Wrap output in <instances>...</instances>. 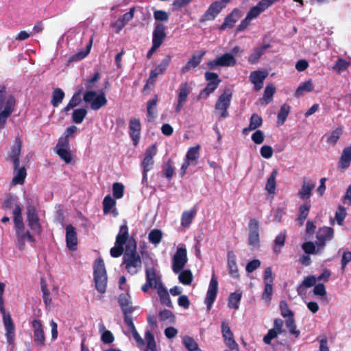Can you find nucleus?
<instances>
[{
    "instance_id": "obj_39",
    "label": "nucleus",
    "mask_w": 351,
    "mask_h": 351,
    "mask_svg": "<svg viewBox=\"0 0 351 351\" xmlns=\"http://www.w3.org/2000/svg\"><path fill=\"white\" fill-rule=\"evenodd\" d=\"M269 47V45H263L254 49L253 53L249 56L248 62L251 64H255L260 58L264 54L265 50Z\"/></svg>"
},
{
    "instance_id": "obj_7",
    "label": "nucleus",
    "mask_w": 351,
    "mask_h": 351,
    "mask_svg": "<svg viewBox=\"0 0 351 351\" xmlns=\"http://www.w3.org/2000/svg\"><path fill=\"white\" fill-rule=\"evenodd\" d=\"M247 245L252 250L260 247L259 223L256 219H251L248 223Z\"/></svg>"
},
{
    "instance_id": "obj_58",
    "label": "nucleus",
    "mask_w": 351,
    "mask_h": 351,
    "mask_svg": "<svg viewBox=\"0 0 351 351\" xmlns=\"http://www.w3.org/2000/svg\"><path fill=\"white\" fill-rule=\"evenodd\" d=\"M266 10V8H263V5H261V1L256 5L253 7L250 11L249 12L246 18L243 20V22H245L247 20H252L256 18L261 12Z\"/></svg>"
},
{
    "instance_id": "obj_21",
    "label": "nucleus",
    "mask_w": 351,
    "mask_h": 351,
    "mask_svg": "<svg viewBox=\"0 0 351 351\" xmlns=\"http://www.w3.org/2000/svg\"><path fill=\"white\" fill-rule=\"evenodd\" d=\"M141 124L140 120L136 118L130 119L129 122V134L133 145H136L140 140Z\"/></svg>"
},
{
    "instance_id": "obj_51",
    "label": "nucleus",
    "mask_w": 351,
    "mask_h": 351,
    "mask_svg": "<svg viewBox=\"0 0 351 351\" xmlns=\"http://www.w3.org/2000/svg\"><path fill=\"white\" fill-rule=\"evenodd\" d=\"M316 280L317 279L314 276H308L306 277L297 288L298 294L300 295L302 293V289L303 287L308 288L315 285Z\"/></svg>"
},
{
    "instance_id": "obj_56",
    "label": "nucleus",
    "mask_w": 351,
    "mask_h": 351,
    "mask_svg": "<svg viewBox=\"0 0 351 351\" xmlns=\"http://www.w3.org/2000/svg\"><path fill=\"white\" fill-rule=\"evenodd\" d=\"M280 309L281 315L286 318L294 317L293 312L289 308L288 303L285 300H282L280 302Z\"/></svg>"
},
{
    "instance_id": "obj_62",
    "label": "nucleus",
    "mask_w": 351,
    "mask_h": 351,
    "mask_svg": "<svg viewBox=\"0 0 351 351\" xmlns=\"http://www.w3.org/2000/svg\"><path fill=\"white\" fill-rule=\"evenodd\" d=\"M159 318L160 321H169V323H174L176 317L173 313L165 309L159 313Z\"/></svg>"
},
{
    "instance_id": "obj_1",
    "label": "nucleus",
    "mask_w": 351,
    "mask_h": 351,
    "mask_svg": "<svg viewBox=\"0 0 351 351\" xmlns=\"http://www.w3.org/2000/svg\"><path fill=\"white\" fill-rule=\"evenodd\" d=\"M142 260L136 250V242L133 237L126 245L122 265L130 275L136 274L142 268Z\"/></svg>"
},
{
    "instance_id": "obj_16",
    "label": "nucleus",
    "mask_w": 351,
    "mask_h": 351,
    "mask_svg": "<svg viewBox=\"0 0 351 351\" xmlns=\"http://www.w3.org/2000/svg\"><path fill=\"white\" fill-rule=\"evenodd\" d=\"M236 59L231 53H226L216 59L209 61L207 63L208 66L213 69L217 66H232L236 64Z\"/></svg>"
},
{
    "instance_id": "obj_35",
    "label": "nucleus",
    "mask_w": 351,
    "mask_h": 351,
    "mask_svg": "<svg viewBox=\"0 0 351 351\" xmlns=\"http://www.w3.org/2000/svg\"><path fill=\"white\" fill-rule=\"evenodd\" d=\"M157 292L160 298V303L169 308H173V304L170 299L169 293L167 289L162 285V284H160L158 285Z\"/></svg>"
},
{
    "instance_id": "obj_34",
    "label": "nucleus",
    "mask_w": 351,
    "mask_h": 351,
    "mask_svg": "<svg viewBox=\"0 0 351 351\" xmlns=\"http://www.w3.org/2000/svg\"><path fill=\"white\" fill-rule=\"evenodd\" d=\"M158 101V97L155 95L147 104V119L148 122L153 121L156 118V108Z\"/></svg>"
},
{
    "instance_id": "obj_40",
    "label": "nucleus",
    "mask_w": 351,
    "mask_h": 351,
    "mask_svg": "<svg viewBox=\"0 0 351 351\" xmlns=\"http://www.w3.org/2000/svg\"><path fill=\"white\" fill-rule=\"evenodd\" d=\"M65 97L64 92L60 88H56L52 92L51 104L53 107H58Z\"/></svg>"
},
{
    "instance_id": "obj_36",
    "label": "nucleus",
    "mask_w": 351,
    "mask_h": 351,
    "mask_svg": "<svg viewBox=\"0 0 351 351\" xmlns=\"http://www.w3.org/2000/svg\"><path fill=\"white\" fill-rule=\"evenodd\" d=\"M81 93V89L74 93L69 103L62 108V112L67 113L71 109L78 106L82 102Z\"/></svg>"
},
{
    "instance_id": "obj_55",
    "label": "nucleus",
    "mask_w": 351,
    "mask_h": 351,
    "mask_svg": "<svg viewBox=\"0 0 351 351\" xmlns=\"http://www.w3.org/2000/svg\"><path fill=\"white\" fill-rule=\"evenodd\" d=\"M276 92V88L273 84H268L265 87L263 99L265 101V104H269L273 98V95Z\"/></svg>"
},
{
    "instance_id": "obj_44",
    "label": "nucleus",
    "mask_w": 351,
    "mask_h": 351,
    "mask_svg": "<svg viewBox=\"0 0 351 351\" xmlns=\"http://www.w3.org/2000/svg\"><path fill=\"white\" fill-rule=\"evenodd\" d=\"M314 88L313 84L312 83L311 80L304 82L302 83L297 88L295 95L297 97H300L303 95L304 92L309 93L311 92Z\"/></svg>"
},
{
    "instance_id": "obj_20",
    "label": "nucleus",
    "mask_w": 351,
    "mask_h": 351,
    "mask_svg": "<svg viewBox=\"0 0 351 351\" xmlns=\"http://www.w3.org/2000/svg\"><path fill=\"white\" fill-rule=\"evenodd\" d=\"M66 230V244L68 249L71 251L77 250V235L76 228L71 224H68L65 228Z\"/></svg>"
},
{
    "instance_id": "obj_47",
    "label": "nucleus",
    "mask_w": 351,
    "mask_h": 351,
    "mask_svg": "<svg viewBox=\"0 0 351 351\" xmlns=\"http://www.w3.org/2000/svg\"><path fill=\"white\" fill-rule=\"evenodd\" d=\"M145 338L147 341V346L145 351H158L156 348L154 335L151 331L147 330L145 334Z\"/></svg>"
},
{
    "instance_id": "obj_59",
    "label": "nucleus",
    "mask_w": 351,
    "mask_h": 351,
    "mask_svg": "<svg viewBox=\"0 0 351 351\" xmlns=\"http://www.w3.org/2000/svg\"><path fill=\"white\" fill-rule=\"evenodd\" d=\"M263 123V119L261 116L257 114L256 113H254L252 114L250 120L249 129L250 130H256L259 128Z\"/></svg>"
},
{
    "instance_id": "obj_45",
    "label": "nucleus",
    "mask_w": 351,
    "mask_h": 351,
    "mask_svg": "<svg viewBox=\"0 0 351 351\" xmlns=\"http://www.w3.org/2000/svg\"><path fill=\"white\" fill-rule=\"evenodd\" d=\"M87 114V110L85 108H77L73 110L72 114V121L80 124L82 123Z\"/></svg>"
},
{
    "instance_id": "obj_50",
    "label": "nucleus",
    "mask_w": 351,
    "mask_h": 351,
    "mask_svg": "<svg viewBox=\"0 0 351 351\" xmlns=\"http://www.w3.org/2000/svg\"><path fill=\"white\" fill-rule=\"evenodd\" d=\"M286 241V234L285 232H280L278 234L274 240L275 245L274 246V251L276 253H280L281 247L284 246Z\"/></svg>"
},
{
    "instance_id": "obj_41",
    "label": "nucleus",
    "mask_w": 351,
    "mask_h": 351,
    "mask_svg": "<svg viewBox=\"0 0 351 351\" xmlns=\"http://www.w3.org/2000/svg\"><path fill=\"white\" fill-rule=\"evenodd\" d=\"M196 213L195 209L183 212L181 216V226L184 228L189 227L192 223Z\"/></svg>"
},
{
    "instance_id": "obj_49",
    "label": "nucleus",
    "mask_w": 351,
    "mask_h": 351,
    "mask_svg": "<svg viewBox=\"0 0 351 351\" xmlns=\"http://www.w3.org/2000/svg\"><path fill=\"white\" fill-rule=\"evenodd\" d=\"M173 160L171 158H169L165 165L162 167V175L170 180L173 177L175 173V168L173 166Z\"/></svg>"
},
{
    "instance_id": "obj_12",
    "label": "nucleus",
    "mask_w": 351,
    "mask_h": 351,
    "mask_svg": "<svg viewBox=\"0 0 351 351\" xmlns=\"http://www.w3.org/2000/svg\"><path fill=\"white\" fill-rule=\"evenodd\" d=\"M192 91V87L187 82L181 83L179 86L177 104L175 108V112L179 113L186 102L189 95Z\"/></svg>"
},
{
    "instance_id": "obj_18",
    "label": "nucleus",
    "mask_w": 351,
    "mask_h": 351,
    "mask_svg": "<svg viewBox=\"0 0 351 351\" xmlns=\"http://www.w3.org/2000/svg\"><path fill=\"white\" fill-rule=\"evenodd\" d=\"M218 291V281L213 274L209 283L208 289L205 298V304L207 309L210 310L215 301Z\"/></svg>"
},
{
    "instance_id": "obj_3",
    "label": "nucleus",
    "mask_w": 351,
    "mask_h": 351,
    "mask_svg": "<svg viewBox=\"0 0 351 351\" xmlns=\"http://www.w3.org/2000/svg\"><path fill=\"white\" fill-rule=\"evenodd\" d=\"M94 282L96 289L100 293H104L107 287V273L102 258H98L94 263Z\"/></svg>"
},
{
    "instance_id": "obj_25",
    "label": "nucleus",
    "mask_w": 351,
    "mask_h": 351,
    "mask_svg": "<svg viewBox=\"0 0 351 351\" xmlns=\"http://www.w3.org/2000/svg\"><path fill=\"white\" fill-rule=\"evenodd\" d=\"M204 54H205L204 51L193 53L192 57L186 62L185 66H184L181 69V73L182 74H184V73H187L188 71L196 68L200 64L202 59L203 56H204Z\"/></svg>"
},
{
    "instance_id": "obj_46",
    "label": "nucleus",
    "mask_w": 351,
    "mask_h": 351,
    "mask_svg": "<svg viewBox=\"0 0 351 351\" xmlns=\"http://www.w3.org/2000/svg\"><path fill=\"white\" fill-rule=\"evenodd\" d=\"M291 110V106L289 104H284L281 106L280 109L278 113V123L282 125L287 119Z\"/></svg>"
},
{
    "instance_id": "obj_60",
    "label": "nucleus",
    "mask_w": 351,
    "mask_h": 351,
    "mask_svg": "<svg viewBox=\"0 0 351 351\" xmlns=\"http://www.w3.org/2000/svg\"><path fill=\"white\" fill-rule=\"evenodd\" d=\"M285 324L287 328L289 329V332L295 335V337H298L300 334V330L296 329L294 317L287 318L285 322Z\"/></svg>"
},
{
    "instance_id": "obj_38",
    "label": "nucleus",
    "mask_w": 351,
    "mask_h": 351,
    "mask_svg": "<svg viewBox=\"0 0 351 351\" xmlns=\"http://www.w3.org/2000/svg\"><path fill=\"white\" fill-rule=\"evenodd\" d=\"M311 208V205L310 202H305L303 204L300 206L298 221L300 225H302L304 221L306 219Z\"/></svg>"
},
{
    "instance_id": "obj_31",
    "label": "nucleus",
    "mask_w": 351,
    "mask_h": 351,
    "mask_svg": "<svg viewBox=\"0 0 351 351\" xmlns=\"http://www.w3.org/2000/svg\"><path fill=\"white\" fill-rule=\"evenodd\" d=\"M145 276L146 281L151 284L154 288L158 289V285L162 284L160 282V276L156 274V271L154 267H147L145 269Z\"/></svg>"
},
{
    "instance_id": "obj_52",
    "label": "nucleus",
    "mask_w": 351,
    "mask_h": 351,
    "mask_svg": "<svg viewBox=\"0 0 351 351\" xmlns=\"http://www.w3.org/2000/svg\"><path fill=\"white\" fill-rule=\"evenodd\" d=\"M148 238L150 243L157 245L160 243L162 240V231L159 229H153L149 233Z\"/></svg>"
},
{
    "instance_id": "obj_24",
    "label": "nucleus",
    "mask_w": 351,
    "mask_h": 351,
    "mask_svg": "<svg viewBox=\"0 0 351 351\" xmlns=\"http://www.w3.org/2000/svg\"><path fill=\"white\" fill-rule=\"evenodd\" d=\"M166 28L163 23H157L154 31L152 44L160 47L163 43V40L166 38Z\"/></svg>"
},
{
    "instance_id": "obj_30",
    "label": "nucleus",
    "mask_w": 351,
    "mask_h": 351,
    "mask_svg": "<svg viewBox=\"0 0 351 351\" xmlns=\"http://www.w3.org/2000/svg\"><path fill=\"white\" fill-rule=\"evenodd\" d=\"M12 214L15 230L19 229H25V225L22 217V208L20 204H15Z\"/></svg>"
},
{
    "instance_id": "obj_48",
    "label": "nucleus",
    "mask_w": 351,
    "mask_h": 351,
    "mask_svg": "<svg viewBox=\"0 0 351 351\" xmlns=\"http://www.w3.org/2000/svg\"><path fill=\"white\" fill-rule=\"evenodd\" d=\"M179 274L178 279L182 284L184 285H189L191 284L193 277L190 269L182 270Z\"/></svg>"
},
{
    "instance_id": "obj_4",
    "label": "nucleus",
    "mask_w": 351,
    "mask_h": 351,
    "mask_svg": "<svg viewBox=\"0 0 351 351\" xmlns=\"http://www.w3.org/2000/svg\"><path fill=\"white\" fill-rule=\"evenodd\" d=\"M232 98V91L230 88H226L218 97L215 106V111L219 115V119L229 117L228 110L230 106Z\"/></svg>"
},
{
    "instance_id": "obj_37",
    "label": "nucleus",
    "mask_w": 351,
    "mask_h": 351,
    "mask_svg": "<svg viewBox=\"0 0 351 351\" xmlns=\"http://www.w3.org/2000/svg\"><path fill=\"white\" fill-rule=\"evenodd\" d=\"M200 145L190 147L186 154L185 160L190 162L193 165H196L199 157Z\"/></svg>"
},
{
    "instance_id": "obj_42",
    "label": "nucleus",
    "mask_w": 351,
    "mask_h": 351,
    "mask_svg": "<svg viewBox=\"0 0 351 351\" xmlns=\"http://www.w3.org/2000/svg\"><path fill=\"white\" fill-rule=\"evenodd\" d=\"M278 174L277 169H274L272 172L271 173L269 177L267 178L265 189L267 191V192L269 194H274L276 187V178Z\"/></svg>"
},
{
    "instance_id": "obj_10",
    "label": "nucleus",
    "mask_w": 351,
    "mask_h": 351,
    "mask_svg": "<svg viewBox=\"0 0 351 351\" xmlns=\"http://www.w3.org/2000/svg\"><path fill=\"white\" fill-rule=\"evenodd\" d=\"M263 280L265 284V289L262 294V299L267 302H270L273 294L274 283L272 269L270 267H268L265 269Z\"/></svg>"
},
{
    "instance_id": "obj_28",
    "label": "nucleus",
    "mask_w": 351,
    "mask_h": 351,
    "mask_svg": "<svg viewBox=\"0 0 351 351\" xmlns=\"http://www.w3.org/2000/svg\"><path fill=\"white\" fill-rule=\"evenodd\" d=\"M14 177L12 180L13 185L23 184L27 176V171L25 167H20V163L17 167L13 166Z\"/></svg>"
},
{
    "instance_id": "obj_5",
    "label": "nucleus",
    "mask_w": 351,
    "mask_h": 351,
    "mask_svg": "<svg viewBox=\"0 0 351 351\" xmlns=\"http://www.w3.org/2000/svg\"><path fill=\"white\" fill-rule=\"evenodd\" d=\"M83 99L86 103L90 104V108L93 110H99L108 102L104 92L97 95L94 90L86 91L84 94Z\"/></svg>"
},
{
    "instance_id": "obj_43",
    "label": "nucleus",
    "mask_w": 351,
    "mask_h": 351,
    "mask_svg": "<svg viewBox=\"0 0 351 351\" xmlns=\"http://www.w3.org/2000/svg\"><path fill=\"white\" fill-rule=\"evenodd\" d=\"M241 297L242 294L240 292L236 291L232 293L228 298V307L237 310L239 308Z\"/></svg>"
},
{
    "instance_id": "obj_29",
    "label": "nucleus",
    "mask_w": 351,
    "mask_h": 351,
    "mask_svg": "<svg viewBox=\"0 0 351 351\" xmlns=\"http://www.w3.org/2000/svg\"><path fill=\"white\" fill-rule=\"evenodd\" d=\"M228 267L229 274L234 278L239 277V269L237 264V256L232 251L228 252Z\"/></svg>"
},
{
    "instance_id": "obj_19",
    "label": "nucleus",
    "mask_w": 351,
    "mask_h": 351,
    "mask_svg": "<svg viewBox=\"0 0 351 351\" xmlns=\"http://www.w3.org/2000/svg\"><path fill=\"white\" fill-rule=\"evenodd\" d=\"M315 187V184L311 179L304 177L301 189L298 192V197L305 202L312 195V192Z\"/></svg>"
},
{
    "instance_id": "obj_9",
    "label": "nucleus",
    "mask_w": 351,
    "mask_h": 351,
    "mask_svg": "<svg viewBox=\"0 0 351 351\" xmlns=\"http://www.w3.org/2000/svg\"><path fill=\"white\" fill-rule=\"evenodd\" d=\"M187 251L182 245L177 248L176 252L172 258V270L175 274L180 273L187 263Z\"/></svg>"
},
{
    "instance_id": "obj_14",
    "label": "nucleus",
    "mask_w": 351,
    "mask_h": 351,
    "mask_svg": "<svg viewBox=\"0 0 351 351\" xmlns=\"http://www.w3.org/2000/svg\"><path fill=\"white\" fill-rule=\"evenodd\" d=\"M32 326L34 332V341L37 346L43 347L45 346V335L43 326L39 319H34L32 322Z\"/></svg>"
},
{
    "instance_id": "obj_26",
    "label": "nucleus",
    "mask_w": 351,
    "mask_h": 351,
    "mask_svg": "<svg viewBox=\"0 0 351 351\" xmlns=\"http://www.w3.org/2000/svg\"><path fill=\"white\" fill-rule=\"evenodd\" d=\"M226 1L224 0L217 1L212 3L205 14V19L213 21L225 6Z\"/></svg>"
},
{
    "instance_id": "obj_33",
    "label": "nucleus",
    "mask_w": 351,
    "mask_h": 351,
    "mask_svg": "<svg viewBox=\"0 0 351 351\" xmlns=\"http://www.w3.org/2000/svg\"><path fill=\"white\" fill-rule=\"evenodd\" d=\"M130 239L131 238H130L128 227L125 222L124 224L120 226L119 233L116 237L115 242L117 244L126 245Z\"/></svg>"
},
{
    "instance_id": "obj_2",
    "label": "nucleus",
    "mask_w": 351,
    "mask_h": 351,
    "mask_svg": "<svg viewBox=\"0 0 351 351\" xmlns=\"http://www.w3.org/2000/svg\"><path fill=\"white\" fill-rule=\"evenodd\" d=\"M6 87L0 88V130L5 128L8 118L14 110L16 99L14 96L10 95L5 101Z\"/></svg>"
},
{
    "instance_id": "obj_53",
    "label": "nucleus",
    "mask_w": 351,
    "mask_h": 351,
    "mask_svg": "<svg viewBox=\"0 0 351 351\" xmlns=\"http://www.w3.org/2000/svg\"><path fill=\"white\" fill-rule=\"evenodd\" d=\"M116 201L110 196L106 195L103 200V212L104 215L108 214L115 206Z\"/></svg>"
},
{
    "instance_id": "obj_64",
    "label": "nucleus",
    "mask_w": 351,
    "mask_h": 351,
    "mask_svg": "<svg viewBox=\"0 0 351 351\" xmlns=\"http://www.w3.org/2000/svg\"><path fill=\"white\" fill-rule=\"evenodd\" d=\"M124 186L122 183L114 182L112 185V194L114 198L120 199L123 196Z\"/></svg>"
},
{
    "instance_id": "obj_8",
    "label": "nucleus",
    "mask_w": 351,
    "mask_h": 351,
    "mask_svg": "<svg viewBox=\"0 0 351 351\" xmlns=\"http://www.w3.org/2000/svg\"><path fill=\"white\" fill-rule=\"evenodd\" d=\"M27 221L32 231L38 235L42 232V227L39 223V217L35 206L28 204L27 206Z\"/></svg>"
},
{
    "instance_id": "obj_22",
    "label": "nucleus",
    "mask_w": 351,
    "mask_h": 351,
    "mask_svg": "<svg viewBox=\"0 0 351 351\" xmlns=\"http://www.w3.org/2000/svg\"><path fill=\"white\" fill-rule=\"evenodd\" d=\"M118 302L124 315H131L135 310L130 300L128 293H121L118 298Z\"/></svg>"
},
{
    "instance_id": "obj_23",
    "label": "nucleus",
    "mask_w": 351,
    "mask_h": 351,
    "mask_svg": "<svg viewBox=\"0 0 351 351\" xmlns=\"http://www.w3.org/2000/svg\"><path fill=\"white\" fill-rule=\"evenodd\" d=\"M171 60L170 55L166 56L160 62V63L153 70L151 71L149 74V80H154L160 74L163 73L169 66Z\"/></svg>"
},
{
    "instance_id": "obj_27",
    "label": "nucleus",
    "mask_w": 351,
    "mask_h": 351,
    "mask_svg": "<svg viewBox=\"0 0 351 351\" xmlns=\"http://www.w3.org/2000/svg\"><path fill=\"white\" fill-rule=\"evenodd\" d=\"M267 76V73L261 71H254L250 73V80L254 84L256 90H259L263 88L264 80Z\"/></svg>"
},
{
    "instance_id": "obj_54",
    "label": "nucleus",
    "mask_w": 351,
    "mask_h": 351,
    "mask_svg": "<svg viewBox=\"0 0 351 351\" xmlns=\"http://www.w3.org/2000/svg\"><path fill=\"white\" fill-rule=\"evenodd\" d=\"M183 344L188 351H201L198 344L189 336H186L183 339Z\"/></svg>"
},
{
    "instance_id": "obj_11",
    "label": "nucleus",
    "mask_w": 351,
    "mask_h": 351,
    "mask_svg": "<svg viewBox=\"0 0 351 351\" xmlns=\"http://www.w3.org/2000/svg\"><path fill=\"white\" fill-rule=\"evenodd\" d=\"M334 237V229L331 227L323 226L319 228L316 232V245L319 249H323L326 242L330 241Z\"/></svg>"
},
{
    "instance_id": "obj_6",
    "label": "nucleus",
    "mask_w": 351,
    "mask_h": 351,
    "mask_svg": "<svg viewBox=\"0 0 351 351\" xmlns=\"http://www.w3.org/2000/svg\"><path fill=\"white\" fill-rule=\"evenodd\" d=\"M0 312L2 313L3 315V324L6 330L5 335L7 341L9 344H12L14 341L15 326L10 315L5 313L3 295H0Z\"/></svg>"
},
{
    "instance_id": "obj_61",
    "label": "nucleus",
    "mask_w": 351,
    "mask_h": 351,
    "mask_svg": "<svg viewBox=\"0 0 351 351\" xmlns=\"http://www.w3.org/2000/svg\"><path fill=\"white\" fill-rule=\"evenodd\" d=\"M56 153L66 163L68 164L71 162L72 158L70 152V148L57 149V150H56Z\"/></svg>"
},
{
    "instance_id": "obj_63",
    "label": "nucleus",
    "mask_w": 351,
    "mask_h": 351,
    "mask_svg": "<svg viewBox=\"0 0 351 351\" xmlns=\"http://www.w3.org/2000/svg\"><path fill=\"white\" fill-rule=\"evenodd\" d=\"M342 134V130L341 128H337L335 130H334L330 136L327 138V143L335 145L338 140L339 139L340 136Z\"/></svg>"
},
{
    "instance_id": "obj_57",
    "label": "nucleus",
    "mask_w": 351,
    "mask_h": 351,
    "mask_svg": "<svg viewBox=\"0 0 351 351\" xmlns=\"http://www.w3.org/2000/svg\"><path fill=\"white\" fill-rule=\"evenodd\" d=\"M100 330H104L101 336V340L103 343L110 344L114 341V337L113 334L111 332V331L105 330V326L104 324L100 325Z\"/></svg>"
},
{
    "instance_id": "obj_17",
    "label": "nucleus",
    "mask_w": 351,
    "mask_h": 351,
    "mask_svg": "<svg viewBox=\"0 0 351 351\" xmlns=\"http://www.w3.org/2000/svg\"><path fill=\"white\" fill-rule=\"evenodd\" d=\"M22 148V140L20 136L15 138L14 145L10 147V150L8 153V159L13 164V166L17 167L20 163V156Z\"/></svg>"
},
{
    "instance_id": "obj_15",
    "label": "nucleus",
    "mask_w": 351,
    "mask_h": 351,
    "mask_svg": "<svg viewBox=\"0 0 351 351\" xmlns=\"http://www.w3.org/2000/svg\"><path fill=\"white\" fill-rule=\"evenodd\" d=\"M221 332L225 343L232 351H239V345L234 339V335L229 324L225 321L221 322Z\"/></svg>"
},
{
    "instance_id": "obj_32",
    "label": "nucleus",
    "mask_w": 351,
    "mask_h": 351,
    "mask_svg": "<svg viewBox=\"0 0 351 351\" xmlns=\"http://www.w3.org/2000/svg\"><path fill=\"white\" fill-rule=\"evenodd\" d=\"M351 162V150L350 148H344L337 164V168L340 170L348 169Z\"/></svg>"
},
{
    "instance_id": "obj_13",
    "label": "nucleus",
    "mask_w": 351,
    "mask_h": 351,
    "mask_svg": "<svg viewBox=\"0 0 351 351\" xmlns=\"http://www.w3.org/2000/svg\"><path fill=\"white\" fill-rule=\"evenodd\" d=\"M157 147L155 144L149 145L145 150V156L141 163L143 171H149L154 165V157L156 155Z\"/></svg>"
}]
</instances>
